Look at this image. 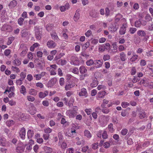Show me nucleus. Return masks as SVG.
Instances as JSON below:
<instances>
[{
    "label": "nucleus",
    "mask_w": 153,
    "mask_h": 153,
    "mask_svg": "<svg viewBox=\"0 0 153 153\" xmlns=\"http://www.w3.org/2000/svg\"><path fill=\"white\" fill-rule=\"evenodd\" d=\"M19 50L22 51L20 53V55L21 56L24 57L26 54L28 49L26 45L24 44H22L21 45Z\"/></svg>",
    "instance_id": "f257e3e1"
},
{
    "label": "nucleus",
    "mask_w": 153,
    "mask_h": 153,
    "mask_svg": "<svg viewBox=\"0 0 153 153\" xmlns=\"http://www.w3.org/2000/svg\"><path fill=\"white\" fill-rule=\"evenodd\" d=\"M80 62L78 57L76 55L72 56L71 58L70 63L72 65H78L79 64Z\"/></svg>",
    "instance_id": "f03ea898"
},
{
    "label": "nucleus",
    "mask_w": 153,
    "mask_h": 153,
    "mask_svg": "<svg viewBox=\"0 0 153 153\" xmlns=\"http://www.w3.org/2000/svg\"><path fill=\"white\" fill-rule=\"evenodd\" d=\"M77 112L74 109L69 110L67 111L66 115L70 118H74L76 115Z\"/></svg>",
    "instance_id": "7ed1b4c3"
},
{
    "label": "nucleus",
    "mask_w": 153,
    "mask_h": 153,
    "mask_svg": "<svg viewBox=\"0 0 153 153\" xmlns=\"http://www.w3.org/2000/svg\"><path fill=\"white\" fill-rule=\"evenodd\" d=\"M34 30L36 38L39 40L41 39V31L38 26H36L34 27Z\"/></svg>",
    "instance_id": "20e7f679"
},
{
    "label": "nucleus",
    "mask_w": 153,
    "mask_h": 153,
    "mask_svg": "<svg viewBox=\"0 0 153 153\" xmlns=\"http://www.w3.org/2000/svg\"><path fill=\"white\" fill-rule=\"evenodd\" d=\"M109 120V117L108 116H104L102 119L100 120L99 121L101 125H102V126H105Z\"/></svg>",
    "instance_id": "39448f33"
},
{
    "label": "nucleus",
    "mask_w": 153,
    "mask_h": 153,
    "mask_svg": "<svg viewBox=\"0 0 153 153\" xmlns=\"http://www.w3.org/2000/svg\"><path fill=\"white\" fill-rule=\"evenodd\" d=\"M1 30L7 32H10L12 30V27L10 25H4L1 28Z\"/></svg>",
    "instance_id": "423d86ee"
},
{
    "label": "nucleus",
    "mask_w": 153,
    "mask_h": 153,
    "mask_svg": "<svg viewBox=\"0 0 153 153\" xmlns=\"http://www.w3.org/2000/svg\"><path fill=\"white\" fill-rule=\"evenodd\" d=\"M47 47L49 48L53 49L55 48L56 46V43L52 40H49L47 43Z\"/></svg>",
    "instance_id": "0eeeda50"
},
{
    "label": "nucleus",
    "mask_w": 153,
    "mask_h": 153,
    "mask_svg": "<svg viewBox=\"0 0 153 153\" xmlns=\"http://www.w3.org/2000/svg\"><path fill=\"white\" fill-rule=\"evenodd\" d=\"M46 74L45 72H42L40 74H36L33 75V77L36 80H40L42 77L44 76Z\"/></svg>",
    "instance_id": "6e6552de"
},
{
    "label": "nucleus",
    "mask_w": 153,
    "mask_h": 153,
    "mask_svg": "<svg viewBox=\"0 0 153 153\" xmlns=\"http://www.w3.org/2000/svg\"><path fill=\"white\" fill-rule=\"evenodd\" d=\"M16 152L17 153H22L25 150V147L21 144L18 145L16 148Z\"/></svg>",
    "instance_id": "1a4fd4ad"
},
{
    "label": "nucleus",
    "mask_w": 153,
    "mask_h": 153,
    "mask_svg": "<svg viewBox=\"0 0 153 153\" xmlns=\"http://www.w3.org/2000/svg\"><path fill=\"white\" fill-rule=\"evenodd\" d=\"M19 135L20 137L24 140L25 138V130L24 127H22L21 128L19 131Z\"/></svg>",
    "instance_id": "9d476101"
},
{
    "label": "nucleus",
    "mask_w": 153,
    "mask_h": 153,
    "mask_svg": "<svg viewBox=\"0 0 153 153\" xmlns=\"http://www.w3.org/2000/svg\"><path fill=\"white\" fill-rule=\"evenodd\" d=\"M79 95L80 96H84L86 97L88 96V94L86 89L84 88H82L79 93Z\"/></svg>",
    "instance_id": "9b49d317"
},
{
    "label": "nucleus",
    "mask_w": 153,
    "mask_h": 153,
    "mask_svg": "<svg viewBox=\"0 0 153 153\" xmlns=\"http://www.w3.org/2000/svg\"><path fill=\"white\" fill-rule=\"evenodd\" d=\"M57 80L56 78H53L49 81L48 83V87H51L55 84Z\"/></svg>",
    "instance_id": "f8f14e48"
},
{
    "label": "nucleus",
    "mask_w": 153,
    "mask_h": 153,
    "mask_svg": "<svg viewBox=\"0 0 153 153\" xmlns=\"http://www.w3.org/2000/svg\"><path fill=\"white\" fill-rule=\"evenodd\" d=\"M48 92L45 91L44 92H40L39 93V96L40 98H43L48 95Z\"/></svg>",
    "instance_id": "ddd939ff"
},
{
    "label": "nucleus",
    "mask_w": 153,
    "mask_h": 153,
    "mask_svg": "<svg viewBox=\"0 0 153 153\" xmlns=\"http://www.w3.org/2000/svg\"><path fill=\"white\" fill-rule=\"evenodd\" d=\"M96 68H99L101 67L102 64V61L100 60H96L94 61V63Z\"/></svg>",
    "instance_id": "4468645a"
},
{
    "label": "nucleus",
    "mask_w": 153,
    "mask_h": 153,
    "mask_svg": "<svg viewBox=\"0 0 153 153\" xmlns=\"http://www.w3.org/2000/svg\"><path fill=\"white\" fill-rule=\"evenodd\" d=\"M84 136L88 139L92 137V135L90 132L88 130H85L84 132Z\"/></svg>",
    "instance_id": "2eb2a0df"
},
{
    "label": "nucleus",
    "mask_w": 153,
    "mask_h": 153,
    "mask_svg": "<svg viewBox=\"0 0 153 153\" xmlns=\"http://www.w3.org/2000/svg\"><path fill=\"white\" fill-rule=\"evenodd\" d=\"M79 10H78L76 11L75 15L74 17V20L75 22H77L79 18L80 13H79Z\"/></svg>",
    "instance_id": "dca6fc26"
},
{
    "label": "nucleus",
    "mask_w": 153,
    "mask_h": 153,
    "mask_svg": "<svg viewBox=\"0 0 153 153\" xmlns=\"http://www.w3.org/2000/svg\"><path fill=\"white\" fill-rule=\"evenodd\" d=\"M43 149L46 153H51L53 151V149L52 148L47 146H44Z\"/></svg>",
    "instance_id": "f3484780"
},
{
    "label": "nucleus",
    "mask_w": 153,
    "mask_h": 153,
    "mask_svg": "<svg viewBox=\"0 0 153 153\" xmlns=\"http://www.w3.org/2000/svg\"><path fill=\"white\" fill-rule=\"evenodd\" d=\"M118 28V27L115 24H112L109 28V30L111 32H113L116 31Z\"/></svg>",
    "instance_id": "a211bd4d"
},
{
    "label": "nucleus",
    "mask_w": 153,
    "mask_h": 153,
    "mask_svg": "<svg viewBox=\"0 0 153 153\" xmlns=\"http://www.w3.org/2000/svg\"><path fill=\"white\" fill-rule=\"evenodd\" d=\"M29 94L34 96H36L37 94V91L35 89L31 88L29 91Z\"/></svg>",
    "instance_id": "6ab92c4d"
},
{
    "label": "nucleus",
    "mask_w": 153,
    "mask_h": 153,
    "mask_svg": "<svg viewBox=\"0 0 153 153\" xmlns=\"http://www.w3.org/2000/svg\"><path fill=\"white\" fill-rule=\"evenodd\" d=\"M79 71L81 74H83L87 72V70L85 67L81 66L79 68Z\"/></svg>",
    "instance_id": "aec40b11"
},
{
    "label": "nucleus",
    "mask_w": 153,
    "mask_h": 153,
    "mask_svg": "<svg viewBox=\"0 0 153 153\" xmlns=\"http://www.w3.org/2000/svg\"><path fill=\"white\" fill-rule=\"evenodd\" d=\"M98 84V82L97 80V79L96 78H94L91 84V86L92 87L94 88L96 87Z\"/></svg>",
    "instance_id": "412c9836"
},
{
    "label": "nucleus",
    "mask_w": 153,
    "mask_h": 153,
    "mask_svg": "<svg viewBox=\"0 0 153 153\" xmlns=\"http://www.w3.org/2000/svg\"><path fill=\"white\" fill-rule=\"evenodd\" d=\"M20 92L24 96L26 95L27 92L26 88L24 85H22L21 86L20 88Z\"/></svg>",
    "instance_id": "4be33fe9"
},
{
    "label": "nucleus",
    "mask_w": 153,
    "mask_h": 153,
    "mask_svg": "<svg viewBox=\"0 0 153 153\" xmlns=\"http://www.w3.org/2000/svg\"><path fill=\"white\" fill-rule=\"evenodd\" d=\"M140 83V84H142L145 87L148 86V81L146 79L141 80Z\"/></svg>",
    "instance_id": "5701e85b"
},
{
    "label": "nucleus",
    "mask_w": 153,
    "mask_h": 153,
    "mask_svg": "<svg viewBox=\"0 0 153 153\" xmlns=\"http://www.w3.org/2000/svg\"><path fill=\"white\" fill-rule=\"evenodd\" d=\"M69 7V4H66L65 6H61L60 7V10L62 12H64L66 10L68 9Z\"/></svg>",
    "instance_id": "b1692460"
},
{
    "label": "nucleus",
    "mask_w": 153,
    "mask_h": 153,
    "mask_svg": "<svg viewBox=\"0 0 153 153\" xmlns=\"http://www.w3.org/2000/svg\"><path fill=\"white\" fill-rule=\"evenodd\" d=\"M17 1L16 0H13L10 3L9 6L11 8L15 7L17 4Z\"/></svg>",
    "instance_id": "393cba45"
},
{
    "label": "nucleus",
    "mask_w": 153,
    "mask_h": 153,
    "mask_svg": "<svg viewBox=\"0 0 153 153\" xmlns=\"http://www.w3.org/2000/svg\"><path fill=\"white\" fill-rule=\"evenodd\" d=\"M40 46L39 44L37 43H35L33 44L30 48V51H33L35 48L39 47Z\"/></svg>",
    "instance_id": "a878e982"
},
{
    "label": "nucleus",
    "mask_w": 153,
    "mask_h": 153,
    "mask_svg": "<svg viewBox=\"0 0 153 153\" xmlns=\"http://www.w3.org/2000/svg\"><path fill=\"white\" fill-rule=\"evenodd\" d=\"M76 133V130L75 129L72 128H71L70 131V132H69V134H70V135L69 136L73 137H74V136L75 135Z\"/></svg>",
    "instance_id": "bb28decb"
},
{
    "label": "nucleus",
    "mask_w": 153,
    "mask_h": 153,
    "mask_svg": "<svg viewBox=\"0 0 153 153\" xmlns=\"http://www.w3.org/2000/svg\"><path fill=\"white\" fill-rule=\"evenodd\" d=\"M36 108L33 105L31 107V109H30V113L31 114L33 115L36 113Z\"/></svg>",
    "instance_id": "cd10ccee"
},
{
    "label": "nucleus",
    "mask_w": 153,
    "mask_h": 153,
    "mask_svg": "<svg viewBox=\"0 0 153 153\" xmlns=\"http://www.w3.org/2000/svg\"><path fill=\"white\" fill-rule=\"evenodd\" d=\"M120 58L123 61H124L126 60V55L123 52H122L120 54Z\"/></svg>",
    "instance_id": "c85d7f7f"
},
{
    "label": "nucleus",
    "mask_w": 153,
    "mask_h": 153,
    "mask_svg": "<svg viewBox=\"0 0 153 153\" xmlns=\"http://www.w3.org/2000/svg\"><path fill=\"white\" fill-rule=\"evenodd\" d=\"M47 70L50 72V75H55L56 74V71H55V70L51 69L49 68H47Z\"/></svg>",
    "instance_id": "c756f323"
},
{
    "label": "nucleus",
    "mask_w": 153,
    "mask_h": 153,
    "mask_svg": "<svg viewBox=\"0 0 153 153\" xmlns=\"http://www.w3.org/2000/svg\"><path fill=\"white\" fill-rule=\"evenodd\" d=\"M126 28L124 27H122L120 29L119 32L121 35H123L126 32Z\"/></svg>",
    "instance_id": "7c9ffc66"
},
{
    "label": "nucleus",
    "mask_w": 153,
    "mask_h": 153,
    "mask_svg": "<svg viewBox=\"0 0 153 153\" xmlns=\"http://www.w3.org/2000/svg\"><path fill=\"white\" fill-rule=\"evenodd\" d=\"M138 56L136 54L133 55L130 59V61L131 62H134L136 61L138 58Z\"/></svg>",
    "instance_id": "2f4dec72"
},
{
    "label": "nucleus",
    "mask_w": 153,
    "mask_h": 153,
    "mask_svg": "<svg viewBox=\"0 0 153 153\" xmlns=\"http://www.w3.org/2000/svg\"><path fill=\"white\" fill-rule=\"evenodd\" d=\"M137 34L141 36H143L146 35L145 32L143 30H139L137 32Z\"/></svg>",
    "instance_id": "473e14b6"
},
{
    "label": "nucleus",
    "mask_w": 153,
    "mask_h": 153,
    "mask_svg": "<svg viewBox=\"0 0 153 153\" xmlns=\"http://www.w3.org/2000/svg\"><path fill=\"white\" fill-rule=\"evenodd\" d=\"M27 134L28 138H31L33 135V131L31 130H29L27 131Z\"/></svg>",
    "instance_id": "72a5a7b5"
},
{
    "label": "nucleus",
    "mask_w": 153,
    "mask_h": 153,
    "mask_svg": "<svg viewBox=\"0 0 153 153\" xmlns=\"http://www.w3.org/2000/svg\"><path fill=\"white\" fill-rule=\"evenodd\" d=\"M106 95V92L105 91H100L98 93V96L100 98H102Z\"/></svg>",
    "instance_id": "f704fd0d"
},
{
    "label": "nucleus",
    "mask_w": 153,
    "mask_h": 153,
    "mask_svg": "<svg viewBox=\"0 0 153 153\" xmlns=\"http://www.w3.org/2000/svg\"><path fill=\"white\" fill-rule=\"evenodd\" d=\"M51 36L52 38L54 40H56L59 39V38L56 33H54L51 34Z\"/></svg>",
    "instance_id": "c9c22d12"
},
{
    "label": "nucleus",
    "mask_w": 153,
    "mask_h": 153,
    "mask_svg": "<svg viewBox=\"0 0 153 153\" xmlns=\"http://www.w3.org/2000/svg\"><path fill=\"white\" fill-rule=\"evenodd\" d=\"M14 38L13 36L10 37L8 38V41L7 42V45H9L12 43V42L14 40Z\"/></svg>",
    "instance_id": "e433bc0d"
},
{
    "label": "nucleus",
    "mask_w": 153,
    "mask_h": 153,
    "mask_svg": "<svg viewBox=\"0 0 153 153\" xmlns=\"http://www.w3.org/2000/svg\"><path fill=\"white\" fill-rule=\"evenodd\" d=\"M37 22V20L36 19H30L29 21V25H35L36 22Z\"/></svg>",
    "instance_id": "4c0bfd02"
},
{
    "label": "nucleus",
    "mask_w": 153,
    "mask_h": 153,
    "mask_svg": "<svg viewBox=\"0 0 153 153\" xmlns=\"http://www.w3.org/2000/svg\"><path fill=\"white\" fill-rule=\"evenodd\" d=\"M105 46L103 45H101L99 46L98 51L99 52H103L105 50Z\"/></svg>",
    "instance_id": "58836bf2"
},
{
    "label": "nucleus",
    "mask_w": 153,
    "mask_h": 153,
    "mask_svg": "<svg viewBox=\"0 0 153 153\" xmlns=\"http://www.w3.org/2000/svg\"><path fill=\"white\" fill-rule=\"evenodd\" d=\"M98 143H93L92 145V148L94 150H96L98 149Z\"/></svg>",
    "instance_id": "ea45409f"
},
{
    "label": "nucleus",
    "mask_w": 153,
    "mask_h": 153,
    "mask_svg": "<svg viewBox=\"0 0 153 153\" xmlns=\"http://www.w3.org/2000/svg\"><path fill=\"white\" fill-rule=\"evenodd\" d=\"M86 64L88 66H91L94 64V62L92 59H90L86 61Z\"/></svg>",
    "instance_id": "a19ab883"
},
{
    "label": "nucleus",
    "mask_w": 153,
    "mask_h": 153,
    "mask_svg": "<svg viewBox=\"0 0 153 153\" xmlns=\"http://www.w3.org/2000/svg\"><path fill=\"white\" fill-rule=\"evenodd\" d=\"M102 137L104 139H106L108 137V135L106 131H102Z\"/></svg>",
    "instance_id": "79ce46f5"
},
{
    "label": "nucleus",
    "mask_w": 153,
    "mask_h": 153,
    "mask_svg": "<svg viewBox=\"0 0 153 153\" xmlns=\"http://www.w3.org/2000/svg\"><path fill=\"white\" fill-rule=\"evenodd\" d=\"M145 19L146 22H149L152 19V18L149 14H147L145 17Z\"/></svg>",
    "instance_id": "37998d69"
},
{
    "label": "nucleus",
    "mask_w": 153,
    "mask_h": 153,
    "mask_svg": "<svg viewBox=\"0 0 153 153\" xmlns=\"http://www.w3.org/2000/svg\"><path fill=\"white\" fill-rule=\"evenodd\" d=\"M74 86V85L71 84L66 85L65 86V89L66 90H69L71 88H73Z\"/></svg>",
    "instance_id": "c03bdc74"
},
{
    "label": "nucleus",
    "mask_w": 153,
    "mask_h": 153,
    "mask_svg": "<svg viewBox=\"0 0 153 153\" xmlns=\"http://www.w3.org/2000/svg\"><path fill=\"white\" fill-rule=\"evenodd\" d=\"M22 37H26L28 35V33L25 30H23L22 32Z\"/></svg>",
    "instance_id": "a18cd8bd"
},
{
    "label": "nucleus",
    "mask_w": 153,
    "mask_h": 153,
    "mask_svg": "<svg viewBox=\"0 0 153 153\" xmlns=\"http://www.w3.org/2000/svg\"><path fill=\"white\" fill-rule=\"evenodd\" d=\"M27 99L29 101L32 102H33L35 100V98L31 96H27Z\"/></svg>",
    "instance_id": "49530a36"
},
{
    "label": "nucleus",
    "mask_w": 153,
    "mask_h": 153,
    "mask_svg": "<svg viewBox=\"0 0 153 153\" xmlns=\"http://www.w3.org/2000/svg\"><path fill=\"white\" fill-rule=\"evenodd\" d=\"M20 79L23 80L26 76V73L23 72H22L20 74Z\"/></svg>",
    "instance_id": "de8ad7c7"
},
{
    "label": "nucleus",
    "mask_w": 153,
    "mask_h": 153,
    "mask_svg": "<svg viewBox=\"0 0 153 153\" xmlns=\"http://www.w3.org/2000/svg\"><path fill=\"white\" fill-rule=\"evenodd\" d=\"M108 128L109 131L111 132L112 133L114 131V130L113 128V125L112 123H110L108 126Z\"/></svg>",
    "instance_id": "09e8293b"
},
{
    "label": "nucleus",
    "mask_w": 153,
    "mask_h": 153,
    "mask_svg": "<svg viewBox=\"0 0 153 153\" xmlns=\"http://www.w3.org/2000/svg\"><path fill=\"white\" fill-rule=\"evenodd\" d=\"M24 21V18H20L18 19V23L20 25H23V22Z\"/></svg>",
    "instance_id": "8fccbe9b"
},
{
    "label": "nucleus",
    "mask_w": 153,
    "mask_h": 153,
    "mask_svg": "<svg viewBox=\"0 0 153 153\" xmlns=\"http://www.w3.org/2000/svg\"><path fill=\"white\" fill-rule=\"evenodd\" d=\"M90 43L89 42H86L85 44H83L82 47L83 49L84 50L86 49L89 46Z\"/></svg>",
    "instance_id": "3c124183"
},
{
    "label": "nucleus",
    "mask_w": 153,
    "mask_h": 153,
    "mask_svg": "<svg viewBox=\"0 0 153 153\" xmlns=\"http://www.w3.org/2000/svg\"><path fill=\"white\" fill-rule=\"evenodd\" d=\"M136 68L134 67H132L131 72V75H134L136 74Z\"/></svg>",
    "instance_id": "603ef678"
},
{
    "label": "nucleus",
    "mask_w": 153,
    "mask_h": 153,
    "mask_svg": "<svg viewBox=\"0 0 153 153\" xmlns=\"http://www.w3.org/2000/svg\"><path fill=\"white\" fill-rule=\"evenodd\" d=\"M52 129L49 127L45 128L44 129V131L45 133H49L51 132Z\"/></svg>",
    "instance_id": "864d4df0"
},
{
    "label": "nucleus",
    "mask_w": 153,
    "mask_h": 153,
    "mask_svg": "<svg viewBox=\"0 0 153 153\" xmlns=\"http://www.w3.org/2000/svg\"><path fill=\"white\" fill-rule=\"evenodd\" d=\"M60 147L62 149H65L67 147V145L66 143L63 142L60 144Z\"/></svg>",
    "instance_id": "5fc2aeb1"
},
{
    "label": "nucleus",
    "mask_w": 153,
    "mask_h": 153,
    "mask_svg": "<svg viewBox=\"0 0 153 153\" xmlns=\"http://www.w3.org/2000/svg\"><path fill=\"white\" fill-rule=\"evenodd\" d=\"M75 140L76 141V143L77 145H80L81 144L82 140H81L79 137L76 138Z\"/></svg>",
    "instance_id": "6e6d98bb"
},
{
    "label": "nucleus",
    "mask_w": 153,
    "mask_h": 153,
    "mask_svg": "<svg viewBox=\"0 0 153 153\" xmlns=\"http://www.w3.org/2000/svg\"><path fill=\"white\" fill-rule=\"evenodd\" d=\"M102 111L104 114H107L110 111L109 110L106 108H102L101 110Z\"/></svg>",
    "instance_id": "4d7b16f0"
},
{
    "label": "nucleus",
    "mask_w": 153,
    "mask_h": 153,
    "mask_svg": "<svg viewBox=\"0 0 153 153\" xmlns=\"http://www.w3.org/2000/svg\"><path fill=\"white\" fill-rule=\"evenodd\" d=\"M52 25L50 24H48L46 26V29L48 31H51L52 29Z\"/></svg>",
    "instance_id": "13d9d810"
},
{
    "label": "nucleus",
    "mask_w": 153,
    "mask_h": 153,
    "mask_svg": "<svg viewBox=\"0 0 153 153\" xmlns=\"http://www.w3.org/2000/svg\"><path fill=\"white\" fill-rule=\"evenodd\" d=\"M10 49H7L5 50L4 51V54L5 56H8L10 54Z\"/></svg>",
    "instance_id": "bf43d9fd"
},
{
    "label": "nucleus",
    "mask_w": 153,
    "mask_h": 153,
    "mask_svg": "<svg viewBox=\"0 0 153 153\" xmlns=\"http://www.w3.org/2000/svg\"><path fill=\"white\" fill-rule=\"evenodd\" d=\"M39 149V146L38 145H35L33 147V149L34 152L37 153L38 152V150Z\"/></svg>",
    "instance_id": "052dcab7"
},
{
    "label": "nucleus",
    "mask_w": 153,
    "mask_h": 153,
    "mask_svg": "<svg viewBox=\"0 0 153 153\" xmlns=\"http://www.w3.org/2000/svg\"><path fill=\"white\" fill-rule=\"evenodd\" d=\"M141 25V22L139 21H137L135 22V26L137 27H140Z\"/></svg>",
    "instance_id": "680f3d73"
},
{
    "label": "nucleus",
    "mask_w": 153,
    "mask_h": 153,
    "mask_svg": "<svg viewBox=\"0 0 153 153\" xmlns=\"http://www.w3.org/2000/svg\"><path fill=\"white\" fill-rule=\"evenodd\" d=\"M42 103L43 105L45 107H47L49 105V102L47 100L43 101Z\"/></svg>",
    "instance_id": "e2e57ef3"
},
{
    "label": "nucleus",
    "mask_w": 153,
    "mask_h": 153,
    "mask_svg": "<svg viewBox=\"0 0 153 153\" xmlns=\"http://www.w3.org/2000/svg\"><path fill=\"white\" fill-rule=\"evenodd\" d=\"M129 105V103L127 102H122L121 103V105L123 108H126Z\"/></svg>",
    "instance_id": "0e129e2a"
},
{
    "label": "nucleus",
    "mask_w": 153,
    "mask_h": 153,
    "mask_svg": "<svg viewBox=\"0 0 153 153\" xmlns=\"http://www.w3.org/2000/svg\"><path fill=\"white\" fill-rule=\"evenodd\" d=\"M85 111L88 115H90L92 112V110L91 108L85 109Z\"/></svg>",
    "instance_id": "69168bd1"
},
{
    "label": "nucleus",
    "mask_w": 153,
    "mask_h": 153,
    "mask_svg": "<svg viewBox=\"0 0 153 153\" xmlns=\"http://www.w3.org/2000/svg\"><path fill=\"white\" fill-rule=\"evenodd\" d=\"M92 34V32L91 30H88L85 33V35L87 37H89Z\"/></svg>",
    "instance_id": "338daca9"
},
{
    "label": "nucleus",
    "mask_w": 153,
    "mask_h": 153,
    "mask_svg": "<svg viewBox=\"0 0 153 153\" xmlns=\"http://www.w3.org/2000/svg\"><path fill=\"white\" fill-rule=\"evenodd\" d=\"M74 152V149L72 148H71L67 149L66 153H73Z\"/></svg>",
    "instance_id": "774afa93"
}]
</instances>
